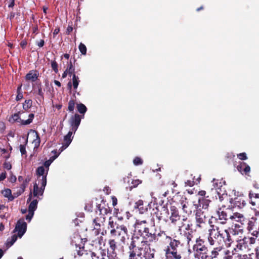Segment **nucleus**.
<instances>
[{"instance_id":"obj_26","label":"nucleus","mask_w":259,"mask_h":259,"mask_svg":"<svg viewBox=\"0 0 259 259\" xmlns=\"http://www.w3.org/2000/svg\"><path fill=\"white\" fill-rule=\"evenodd\" d=\"M134 208L138 209L140 213H144L147 210L146 206L144 205V202L142 200H139L135 203Z\"/></svg>"},{"instance_id":"obj_14","label":"nucleus","mask_w":259,"mask_h":259,"mask_svg":"<svg viewBox=\"0 0 259 259\" xmlns=\"http://www.w3.org/2000/svg\"><path fill=\"white\" fill-rule=\"evenodd\" d=\"M81 115H80L77 113L72 115L69 120V123L71 126V130L75 133L77 130L79 125H80L81 118H83Z\"/></svg>"},{"instance_id":"obj_55","label":"nucleus","mask_w":259,"mask_h":259,"mask_svg":"<svg viewBox=\"0 0 259 259\" xmlns=\"http://www.w3.org/2000/svg\"><path fill=\"white\" fill-rule=\"evenodd\" d=\"M34 215V212L28 211V214L26 216V220L30 222Z\"/></svg>"},{"instance_id":"obj_7","label":"nucleus","mask_w":259,"mask_h":259,"mask_svg":"<svg viewBox=\"0 0 259 259\" xmlns=\"http://www.w3.org/2000/svg\"><path fill=\"white\" fill-rule=\"evenodd\" d=\"M162 232L158 233L157 234L155 232H150L149 228L144 233L141 235L143 238V241L142 243L146 244L147 247H150L151 243L156 242L158 241L159 237H162L163 238V235H161Z\"/></svg>"},{"instance_id":"obj_28","label":"nucleus","mask_w":259,"mask_h":259,"mask_svg":"<svg viewBox=\"0 0 259 259\" xmlns=\"http://www.w3.org/2000/svg\"><path fill=\"white\" fill-rule=\"evenodd\" d=\"M73 131H69L68 134L64 136V144L63 147H64L65 148H67L69 144L71 143L72 141V139H71V137L72 135V132Z\"/></svg>"},{"instance_id":"obj_10","label":"nucleus","mask_w":259,"mask_h":259,"mask_svg":"<svg viewBox=\"0 0 259 259\" xmlns=\"http://www.w3.org/2000/svg\"><path fill=\"white\" fill-rule=\"evenodd\" d=\"M220 239H221L227 246H230L233 242V239L232 238L231 234H235V230L232 228H229L222 230L220 229V233H219Z\"/></svg>"},{"instance_id":"obj_53","label":"nucleus","mask_w":259,"mask_h":259,"mask_svg":"<svg viewBox=\"0 0 259 259\" xmlns=\"http://www.w3.org/2000/svg\"><path fill=\"white\" fill-rule=\"evenodd\" d=\"M12 118L14 121L19 122L20 119H21L19 116V112L15 113L14 114L12 115Z\"/></svg>"},{"instance_id":"obj_50","label":"nucleus","mask_w":259,"mask_h":259,"mask_svg":"<svg viewBox=\"0 0 259 259\" xmlns=\"http://www.w3.org/2000/svg\"><path fill=\"white\" fill-rule=\"evenodd\" d=\"M133 163L136 165H141L143 163V160L140 157H136L133 160Z\"/></svg>"},{"instance_id":"obj_49","label":"nucleus","mask_w":259,"mask_h":259,"mask_svg":"<svg viewBox=\"0 0 259 259\" xmlns=\"http://www.w3.org/2000/svg\"><path fill=\"white\" fill-rule=\"evenodd\" d=\"M78 49L81 54L85 55L87 54V48L83 44L80 42L79 45Z\"/></svg>"},{"instance_id":"obj_62","label":"nucleus","mask_w":259,"mask_h":259,"mask_svg":"<svg viewBox=\"0 0 259 259\" xmlns=\"http://www.w3.org/2000/svg\"><path fill=\"white\" fill-rule=\"evenodd\" d=\"M141 183V182L139 180H133L132 182L133 186L132 187H136Z\"/></svg>"},{"instance_id":"obj_64","label":"nucleus","mask_w":259,"mask_h":259,"mask_svg":"<svg viewBox=\"0 0 259 259\" xmlns=\"http://www.w3.org/2000/svg\"><path fill=\"white\" fill-rule=\"evenodd\" d=\"M92 208V204L90 203H88L85 205L84 208L86 210L90 211L91 208Z\"/></svg>"},{"instance_id":"obj_25","label":"nucleus","mask_w":259,"mask_h":259,"mask_svg":"<svg viewBox=\"0 0 259 259\" xmlns=\"http://www.w3.org/2000/svg\"><path fill=\"white\" fill-rule=\"evenodd\" d=\"M257 224V219L256 218H251L248 221L247 230L250 232L256 228V226Z\"/></svg>"},{"instance_id":"obj_44","label":"nucleus","mask_w":259,"mask_h":259,"mask_svg":"<svg viewBox=\"0 0 259 259\" xmlns=\"http://www.w3.org/2000/svg\"><path fill=\"white\" fill-rule=\"evenodd\" d=\"M75 101L74 100H70L68 102V110L69 112H73L75 107Z\"/></svg>"},{"instance_id":"obj_18","label":"nucleus","mask_w":259,"mask_h":259,"mask_svg":"<svg viewBox=\"0 0 259 259\" xmlns=\"http://www.w3.org/2000/svg\"><path fill=\"white\" fill-rule=\"evenodd\" d=\"M140 255L136 257V259H152L154 257V253L151 252L150 247L144 248V252L142 253L141 252L139 253Z\"/></svg>"},{"instance_id":"obj_40","label":"nucleus","mask_w":259,"mask_h":259,"mask_svg":"<svg viewBox=\"0 0 259 259\" xmlns=\"http://www.w3.org/2000/svg\"><path fill=\"white\" fill-rule=\"evenodd\" d=\"M79 80L77 76L74 73L72 74V84L74 89H76L79 84Z\"/></svg>"},{"instance_id":"obj_15","label":"nucleus","mask_w":259,"mask_h":259,"mask_svg":"<svg viewBox=\"0 0 259 259\" xmlns=\"http://www.w3.org/2000/svg\"><path fill=\"white\" fill-rule=\"evenodd\" d=\"M224 249L223 244L213 247L210 251L208 250L207 259H218L220 256L221 252Z\"/></svg>"},{"instance_id":"obj_32","label":"nucleus","mask_w":259,"mask_h":259,"mask_svg":"<svg viewBox=\"0 0 259 259\" xmlns=\"http://www.w3.org/2000/svg\"><path fill=\"white\" fill-rule=\"evenodd\" d=\"M18 236L17 234H14L13 235L11 238H8L7 240V242L6 243V246L9 248L10 246H11L17 240Z\"/></svg>"},{"instance_id":"obj_46","label":"nucleus","mask_w":259,"mask_h":259,"mask_svg":"<svg viewBox=\"0 0 259 259\" xmlns=\"http://www.w3.org/2000/svg\"><path fill=\"white\" fill-rule=\"evenodd\" d=\"M27 186V185L26 184V183H22V184L20 185V189L19 190V192H17V194L15 195V197H18L20 195H21L22 193H23L25 189Z\"/></svg>"},{"instance_id":"obj_58","label":"nucleus","mask_w":259,"mask_h":259,"mask_svg":"<svg viewBox=\"0 0 259 259\" xmlns=\"http://www.w3.org/2000/svg\"><path fill=\"white\" fill-rule=\"evenodd\" d=\"M19 122L22 125H27V124H29L30 123H31V121L28 120V119H27L26 120H22V119H20Z\"/></svg>"},{"instance_id":"obj_61","label":"nucleus","mask_w":259,"mask_h":259,"mask_svg":"<svg viewBox=\"0 0 259 259\" xmlns=\"http://www.w3.org/2000/svg\"><path fill=\"white\" fill-rule=\"evenodd\" d=\"M9 181L11 183H15L16 180L17 178L14 175H13L12 174H11L10 178H9Z\"/></svg>"},{"instance_id":"obj_3","label":"nucleus","mask_w":259,"mask_h":259,"mask_svg":"<svg viewBox=\"0 0 259 259\" xmlns=\"http://www.w3.org/2000/svg\"><path fill=\"white\" fill-rule=\"evenodd\" d=\"M45 172V168L43 166L38 167L36 170L38 178L41 177V179L39 180V183L40 182L41 185L40 188L38 187V184H37L36 183L34 184L33 195L34 197H38L39 195L42 196L43 195L47 184V176L48 174L47 171L46 174Z\"/></svg>"},{"instance_id":"obj_52","label":"nucleus","mask_w":259,"mask_h":259,"mask_svg":"<svg viewBox=\"0 0 259 259\" xmlns=\"http://www.w3.org/2000/svg\"><path fill=\"white\" fill-rule=\"evenodd\" d=\"M214 239V238H213L212 236H211L208 234L207 237V241L210 245L213 246L214 245L215 240Z\"/></svg>"},{"instance_id":"obj_35","label":"nucleus","mask_w":259,"mask_h":259,"mask_svg":"<svg viewBox=\"0 0 259 259\" xmlns=\"http://www.w3.org/2000/svg\"><path fill=\"white\" fill-rule=\"evenodd\" d=\"M193 224L190 221H188L187 224L183 223L180 228H184V230L183 231H193L192 227Z\"/></svg>"},{"instance_id":"obj_34","label":"nucleus","mask_w":259,"mask_h":259,"mask_svg":"<svg viewBox=\"0 0 259 259\" xmlns=\"http://www.w3.org/2000/svg\"><path fill=\"white\" fill-rule=\"evenodd\" d=\"M38 201L36 199L32 200L29 205L28 211L34 212L37 206Z\"/></svg>"},{"instance_id":"obj_59","label":"nucleus","mask_w":259,"mask_h":259,"mask_svg":"<svg viewBox=\"0 0 259 259\" xmlns=\"http://www.w3.org/2000/svg\"><path fill=\"white\" fill-rule=\"evenodd\" d=\"M36 45L38 46L39 48H41L45 45V41L44 39H40V40L37 41L36 42Z\"/></svg>"},{"instance_id":"obj_54","label":"nucleus","mask_w":259,"mask_h":259,"mask_svg":"<svg viewBox=\"0 0 259 259\" xmlns=\"http://www.w3.org/2000/svg\"><path fill=\"white\" fill-rule=\"evenodd\" d=\"M237 157L241 160H246L247 159L246 154L245 153H241L237 155Z\"/></svg>"},{"instance_id":"obj_2","label":"nucleus","mask_w":259,"mask_h":259,"mask_svg":"<svg viewBox=\"0 0 259 259\" xmlns=\"http://www.w3.org/2000/svg\"><path fill=\"white\" fill-rule=\"evenodd\" d=\"M193 256L195 259H207L208 248L204 239L199 237L192 246Z\"/></svg>"},{"instance_id":"obj_16","label":"nucleus","mask_w":259,"mask_h":259,"mask_svg":"<svg viewBox=\"0 0 259 259\" xmlns=\"http://www.w3.org/2000/svg\"><path fill=\"white\" fill-rule=\"evenodd\" d=\"M135 229L140 236L142 235L149 229L146 221H137L135 224Z\"/></svg>"},{"instance_id":"obj_48","label":"nucleus","mask_w":259,"mask_h":259,"mask_svg":"<svg viewBox=\"0 0 259 259\" xmlns=\"http://www.w3.org/2000/svg\"><path fill=\"white\" fill-rule=\"evenodd\" d=\"M69 72V75L70 76H71L73 73L74 72V68L73 66L72 62L71 60H70L69 61V64L68 67V68L66 69Z\"/></svg>"},{"instance_id":"obj_24","label":"nucleus","mask_w":259,"mask_h":259,"mask_svg":"<svg viewBox=\"0 0 259 259\" xmlns=\"http://www.w3.org/2000/svg\"><path fill=\"white\" fill-rule=\"evenodd\" d=\"M208 196L206 197H201L198 199V202L200 207H201L202 209H206L208 208L209 203L211 201L209 199H207Z\"/></svg>"},{"instance_id":"obj_22","label":"nucleus","mask_w":259,"mask_h":259,"mask_svg":"<svg viewBox=\"0 0 259 259\" xmlns=\"http://www.w3.org/2000/svg\"><path fill=\"white\" fill-rule=\"evenodd\" d=\"M237 169L242 174H244L245 175H248V174L250 171V167L245 162H241L238 165Z\"/></svg>"},{"instance_id":"obj_33","label":"nucleus","mask_w":259,"mask_h":259,"mask_svg":"<svg viewBox=\"0 0 259 259\" xmlns=\"http://www.w3.org/2000/svg\"><path fill=\"white\" fill-rule=\"evenodd\" d=\"M76 108L78 112L83 114L81 116L84 117V114L87 111L86 106L82 103L77 104Z\"/></svg>"},{"instance_id":"obj_51","label":"nucleus","mask_w":259,"mask_h":259,"mask_svg":"<svg viewBox=\"0 0 259 259\" xmlns=\"http://www.w3.org/2000/svg\"><path fill=\"white\" fill-rule=\"evenodd\" d=\"M182 205V209L184 212L186 213L189 214L191 212V210L188 209V206L186 205V203H184V201L181 203Z\"/></svg>"},{"instance_id":"obj_29","label":"nucleus","mask_w":259,"mask_h":259,"mask_svg":"<svg viewBox=\"0 0 259 259\" xmlns=\"http://www.w3.org/2000/svg\"><path fill=\"white\" fill-rule=\"evenodd\" d=\"M84 254L86 255L87 259H105L104 257L92 251H90L89 252H86Z\"/></svg>"},{"instance_id":"obj_17","label":"nucleus","mask_w":259,"mask_h":259,"mask_svg":"<svg viewBox=\"0 0 259 259\" xmlns=\"http://www.w3.org/2000/svg\"><path fill=\"white\" fill-rule=\"evenodd\" d=\"M171 215L169 217L171 223L176 224L180 220L181 216L179 214V210L175 206H171L170 207Z\"/></svg>"},{"instance_id":"obj_39","label":"nucleus","mask_w":259,"mask_h":259,"mask_svg":"<svg viewBox=\"0 0 259 259\" xmlns=\"http://www.w3.org/2000/svg\"><path fill=\"white\" fill-rule=\"evenodd\" d=\"M58 155H55L54 156H53L52 158H53L52 159H49L48 160H47L44 163V166L46 167V171L47 172H48L49 171V166L50 165H51V164L52 163V162H53V160H54L55 159H56L57 157H58Z\"/></svg>"},{"instance_id":"obj_21","label":"nucleus","mask_w":259,"mask_h":259,"mask_svg":"<svg viewBox=\"0 0 259 259\" xmlns=\"http://www.w3.org/2000/svg\"><path fill=\"white\" fill-rule=\"evenodd\" d=\"M211 228L208 230V234L212 236L213 238L218 240L219 241L221 242V239H220L219 233H220V227L214 225L211 226Z\"/></svg>"},{"instance_id":"obj_45","label":"nucleus","mask_w":259,"mask_h":259,"mask_svg":"<svg viewBox=\"0 0 259 259\" xmlns=\"http://www.w3.org/2000/svg\"><path fill=\"white\" fill-rule=\"evenodd\" d=\"M51 67H52L53 70L56 73H57L58 72V64L57 63V62L55 61V60H52L51 62Z\"/></svg>"},{"instance_id":"obj_6","label":"nucleus","mask_w":259,"mask_h":259,"mask_svg":"<svg viewBox=\"0 0 259 259\" xmlns=\"http://www.w3.org/2000/svg\"><path fill=\"white\" fill-rule=\"evenodd\" d=\"M255 238L249 236H244L242 238L238 239L236 245V249L239 250H250L252 245L255 243Z\"/></svg>"},{"instance_id":"obj_38","label":"nucleus","mask_w":259,"mask_h":259,"mask_svg":"<svg viewBox=\"0 0 259 259\" xmlns=\"http://www.w3.org/2000/svg\"><path fill=\"white\" fill-rule=\"evenodd\" d=\"M249 198L250 199V203L252 205H255V202L252 200V198H259V193H254L252 191H250L249 193Z\"/></svg>"},{"instance_id":"obj_20","label":"nucleus","mask_w":259,"mask_h":259,"mask_svg":"<svg viewBox=\"0 0 259 259\" xmlns=\"http://www.w3.org/2000/svg\"><path fill=\"white\" fill-rule=\"evenodd\" d=\"M230 220L232 221L239 222L241 224H243L245 221V218L244 216L239 212H233L232 210Z\"/></svg>"},{"instance_id":"obj_5","label":"nucleus","mask_w":259,"mask_h":259,"mask_svg":"<svg viewBox=\"0 0 259 259\" xmlns=\"http://www.w3.org/2000/svg\"><path fill=\"white\" fill-rule=\"evenodd\" d=\"M108 212V208H105L101 206V204L97 205V209L96 210V216L93 220V224L94 225V229L97 230L98 233H99L100 227L102 224L105 222V214Z\"/></svg>"},{"instance_id":"obj_30","label":"nucleus","mask_w":259,"mask_h":259,"mask_svg":"<svg viewBox=\"0 0 259 259\" xmlns=\"http://www.w3.org/2000/svg\"><path fill=\"white\" fill-rule=\"evenodd\" d=\"M2 193L5 197L8 198L10 201H12L16 197L15 193H14L12 195L11 190L10 189H6L3 191Z\"/></svg>"},{"instance_id":"obj_43","label":"nucleus","mask_w":259,"mask_h":259,"mask_svg":"<svg viewBox=\"0 0 259 259\" xmlns=\"http://www.w3.org/2000/svg\"><path fill=\"white\" fill-rule=\"evenodd\" d=\"M36 139L33 140V143L34 145V148H37L39 146L40 143V139L37 132H36Z\"/></svg>"},{"instance_id":"obj_23","label":"nucleus","mask_w":259,"mask_h":259,"mask_svg":"<svg viewBox=\"0 0 259 259\" xmlns=\"http://www.w3.org/2000/svg\"><path fill=\"white\" fill-rule=\"evenodd\" d=\"M38 73L37 70H30L25 76L27 81H35L38 78Z\"/></svg>"},{"instance_id":"obj_37","label":"nucleus","mask_w":259,"mask_h":259,"mask_svg":"<svg viewBox=\"0 0 259 259\" xmlns=\"http://www.w3.org/2000/svg\"><path fill=\"white\" fill-rule=\"evenodd\" d=\"M34 90L35 89L37 90V94L39 96H40L42 99H44V92L42 89V85L41 83H36L35 87H34Z\"/></svg>"},{"instance_id":"obj_41","label":"nucleus","mask_w":259,"mask_h":259,"mask_svg":"<svg viewBox=\"0 0 259 259\" xmlns=\"http://www.w3.org/2000/svg\"><path fill=\"white\" fill-rule=\"evenodd\" d=\"M22 85V84L19 85V87L17 88V95L16 98V100L17 101H18L20 100L23 97V94H22V91H21Z\"/></svg>"},{"instance_id":"obj_36","label":"nucleus","mask_w":259,"mask_h":259,"mask_svg":"<svg viewBox=\"0 0 259 259\" xmlns=\"http://www.w3.org/2000/svg\"><path fill=\"white\" fill-rule=\"evenodd\" d=\"M32 100L31 99L26 100L24 103L23 104V109L26 111L28 110L32 107Z\"/></svg>"},{"instance_id":"obj_42","label":"nucleus","mask_w":259,"mask_h":259,"mask_svg":"<svg viewBox=\"0 0 259 259\" xmlns=\"http://www.w3.org/2000/svg\"><path fill=\"white\" fill-rule=\"evenodd\" d=\"M225 256L223 259H233V252L230 251L229 250L226 249L224 251Z\"/></svg>"},{"instance_id":"obj_11","label":"nucleus","mask_w":259,"mask_h":259,"mask_svg":"<svg viewBox=\"0 0 259 259\" xmlns=\"http://www.w3.org/2000/svg\"><path fill=\"white\" fill-rule=\"evenodd\" d=\"M232 209L229 208H226L222 209V208H219L217 211V214L218 217V220L220 221V223L222 224H225L228 220H230L231 214Z\"/></svg>"},{"instance_id":"obj_57","label":"nucleus","mask_w":259,"mask_h":259,"mask_svg":"<svg viewBox=\"0 0 259 259\" xmlns=\"http://www.w3.org/2000/svg\"><path fill=\"white\" fill-rule=\"evenodd\" d=\"M6 129L5 124L3 121H0V133H3Z\"/></svg>"},{"instance_id":"obj_4","label":"nucleus","mask_w":259,"mask_h":259,"mask_svg":"<svg viewBox=\"0 0 259 259\" xmlns=\"http://www.w3.org/2000/svg\"><path fill=\"white\" fill-rule=\"evenodd\" d=\"M88 241L87 238H81L78 233H74L71 238V244L75 247V250L79 256H82L87 252L84 249V244Z\"/></svg>"},{"instance_id":"obj_60","label":"nucleus","mask_w":259,"mask_h":259,"mask_svg":"<svg viewBox=\"0 0 259 259\" xmlns=\"http://www.w3.org/2000/svg\"><path fill=\"white\" fill-rule=\"evenodd\" d=\"M194 184L195 182L194 181L187 180V181L185 182V185L190 187L193 186L194 185Z\"/></svg>"},{"instance_id":"obj_31","label":"nucleus","mask_w":259,"mask_h":259,"mask_svg":"<svg viewBox=\"0 0 259 259\" xmlns=\"http://www.w3.org/2000/svg\"><path fill=\"white\" fill-rule=\"evenodd\" d=\"M183 236L186 238L187 244H189L193 238V231H183Z\"/></svg>"},{"instance_id":"obj_9","label":"nucleus","mask_w":259,"mask_h":259,"mask_svg":"<svg viewBox=\"0 0 259 259\" xmlns=\"http://www.w3.org/2000/svg\"><path fill=\"white\" fill-rule=\"evenodd\" d=\"M139 237H132V241L128 246V259H136V257L140 255L139 253L141 252L143 247L137 246L136 240H138Z\"/></svg>"},{"instance_id":"obj_56","label":"nucleus","mask_w":259,"mask_h":259,"mask_svg":"<svg viewBox=\"0 0 259 259\" xmlns=\"http://www.w3.org/2000/svg\"><path fill=\"white\" fill-rule=\"evenodd\" d=\"M4 167L5 169H7L8 170H10L12 168V165L9 162H5L4 163Z\"/></svg>"},{"instance_id":"obj_12","label":"nucleus","mask_w":259,"mask_h":259,"mask_svg":"<svg viewBox=\"0 0 259 259\" xmlns=\"http://www.w3.org/2000/svg\"><path fill=\"white\" fill-rule=\"evenodd\" d=\"M26 230V223L24 221V219H20L17 221L13 232H17L18 236L19 238H21L25 233Z\"/></svg>"},{"instance_id":"obj_1","label":"nucleus","mask_w":259,"mask_h":259,"mask_svg":"<svg viewBox=\"0 0 259 259\" xmlns=\"http://www.w3.org/2000/svg\"><path fill=\"white\" fill-rule=\"evenodd\" d=\"M160 234L163 235V238L167 239L169 241L168 245L164 250L167 257L181 259L183 251L181 250L180 248L183 246V244L180 240L167 236L163 231Z\"/></svg>"},{"instance_id":"obj_47","label":"nucleus","mask_w":259,"mask_h":259,"mask_svg":"<svg viewBox=\"0 0 259 259\" xmlns=\"http://www.w3.org/2000/svg\"><path fill=\"white\" fill-rule=\"evenodd\" d=\"M27 144V139L26 140L25 144H21L20 145V151L22 155H26V145Z\"/></svg>"},{"instance_id":"obj_19","label":"nucleus","mask_w":259,"mask_h":259,"mask_svg":"<svg viewBox=\"0 0 259 259\" xmlns=\"http://www.w3.org/2000/svg\"><path fill=\"white\" fill-rule=\"evenodd\" d=\"M230 202L233 204L234 206L237 207L239 208H242L246 205L245 201L242 197H237L234 199H231Z\"/></svg>"},{"instance_id":"obj_13","label":"nucleus","mask_w":259,"mask_h":259,"mask_svg":"<svg viewBox=\"0 0 259 259\" xmlns=\"http://www.w3.org/2000/svg\"><path fill=\"white\" fill-rule=\"evenodd\" d=\"M109 248L107 249V256L117 258L116 250L119 245L114 239H110L108 241Z\"/></svg>"},{"instance_id":"obj_63","label":"nucleus","mask_w":259,"mask_h":259,"mask_svg":"<svg viewBox=\"0 0 259 259\" xmlns=\"http://www.w3.org/2000/svg\"><path fill=\"white\" fill-rule=\"evenodd\" d=\"M7 174L6 172H2L0 175V181L4 180L6 178Z\"/></svg>"},{"instance_id":"obj_27","label":"nucleus","mask_w":259,"mask_h":259,"mask_svg":"<svg viewBox=\"0 0 259 259\" xmlns=\"http://www.w3.org/2000/svg\"><path fill=\"white\" fill-rule=\"evenodd\" d=\"M195 219L197 223L196 226L198 227H201V224H204V218L201 216V212L200 210H197L195 214Z\"/></svg>"},{"instance_id":"obj_8","label":"nucleus","mask_w":259,"mask_h":259,"mask_svg":"<svg viewBox=\"0 0 259 259\" xmlns=\"http://www.w3.org/2000/svg\"><path fill=\"white\" fill-rule=\"evenodd\" d=\"M112 236H118L120 237V241L125 243L126 237L128 236V230L124 225H117L115 229H111L110 231Z\"/></svg>"}]
</instances>
